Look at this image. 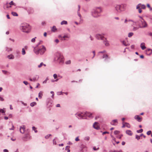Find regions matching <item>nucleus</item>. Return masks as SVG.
<instances>
[{
  "label": "nucleus",
  "instance_id": "obj_1",
  "mask_svg": "<svg viewBox=\"0 0 152 152\" xmlns=\"http://www.w3.org/2000/svg\"><path fill=\"white\" fill-rule=\"evenodd\" d=\"M140 19L138 21L139 28H147L148 26V25L146 22L141 17L139 16Z\"/></svg>",
  "mask_w": 152,
  "mask_h": 152
},
{
  "label": "nucleus",
  "instance_id": "obj_2",
  "mask_svg": "<svg viewBox=\"0 0 152 152\" xmlns=\"http://www.w3.org/2000/svg\"><path fill=\"white\" fill-rule=\"evenodd\" d=\"M21 28L23 32L28 33L30 31L31 27L28 24L24 23L22 24Z\"/></svg>",
  "mask_w": 152,
  "mask_h": 152
},
{
  "label": "nucleus",
  "instance_id": "obj_3",
  "mask_svg": "<svg viewBox=\"0 0 152 152\" xmlns=\"http://www.w3.org/2000/svg\"><path fill=\"white\" fill-rule=\"evenodd\" d=\"M46 50V48L44 46H42V47L38 50H36L35 48L34 49V52L37 54L39 53L41 55H42L44 53Z\"/></svg>",
  "mask_w": 152,
  "mask_h": 152
},
{
  "label": "nucleus",
  "instance_id": "obj_4",
  "mask_svg": "<svg viewBox=\"0 0 152 152\" xmlns=\"http://www.w3.org/2000/svg\"><path fill=\"white\" fill-rule=\"evenodd\" d=\"M55 59L58 61L60 63H63L64 61V57L63 56L59 53H56Z\"/></svg>",
  "mask_w": 152,
  "mask_h": 152
},
{
  "label": "nucleus",
  "instance_id": "obj_5",
  "mask_svg": "<svg viewBox=\"0 0 152 152\" xmlns=\"http://www.w3.org/2000/svg\"><path fill=\"white\" fill-rule=\"evenodd\" d=\"M126 5H117L115 7L116 10L118 12H120L124 10V7H125Z\"/></svg>",
  "mask_w": 152,
  "mask_h": 152
},
{
  "label": "nucleus",
  "instance_id": "obj_6",
  "mask_svg": "<svg viewBox=\"0 0 152 152\" xmlns=\"http://www.w3.org/2000/svg\"><path fill=\"white\" fill-rule=\"evenodd\" d=\"M141 8L143 9H145L146 8V6L144 4H138L136 7V9H138V12L139 13H141L142 12V10Z\"/></svg>",
  "mask_w": 152,
  "mask_h": 152
},
{
  "label": "nucleus",
  "instance_id": "obj_7",
  "mask_svg": "<svg viewBox=\"0 0 152 152\" xmlns=\"http://www.w3.org/2000/svg\"><path fill=\"white\" fill-rule=\"evenodd\" d=\"M96 38L98 39H101L102 40H106V38H105L104 36L101 34H97L96 35Z\"/></svg>",
  "mask_w": 152,
  "mask_h": 152
},
{
  "label": "nucleus",
  "instance_id": "obj_8",
  "mask_svg": "<svg viewBox=\"0 0 152 152\" xmlns=\"http://www.w3.org/2000/svg\"><path fill=\"white\" fill-rule=\"evenodd\" d=\"M77 14L78 15V16L80 17V20L79 21V23H77V22L75 21V23L77 25H78L79 24H80V23H81L83 22V19L81 18V15L80 14L79 12H77Z\"/></svg>",
  "mask_w": 152,
  "mask_h": 152
},
{
  "label": "nucleus",
  "instance_id": "obj_9",
  "mask_svg": "<svg viewBox=\"0 0 152 152\" xmlns=\"http://www.w3.org/2000/svg\"><path fill=\"white\" fill-rule=\"evenodd\" d=\"M76 115H77V117L79 119L84 118V113H77Z\"/></svg>",
  "mask_w": 152,
  "mask_h": 152
},
{
  "label": "nucleus",
  "instance_id": "obj_10",
  "mask_svg": "<svg viewBox=\"0 0 152 152\" xmlns=\"http://www.w3.org/2000/svg\"><path fill=\"white\" fill-rule=\"evenodd\" d=\"M134 118L138 122H140L142 120V118L140 117L139 115H136L134 116Z\"/></svg>",
  "mask_w": 152,
  "mask_h": 152
},
{
  "label": "nucleus",
  "instance_id": "obj_11",
  "mask_svg": "<svg viewBox=\"0 0 152 152\" xmlns=\"http://www.w3.org/2000/svg\"><path fill=\"white\" fill-rule=\"evenodd\" d=\"M92 114L90 113L87 112H85L84 113V117L86 116H88V117H92Z\"/></svg>",
  "mask_w": 152,
  "mask_h": 152
},
{
  "label": "nucleus",
  "instance_id": "obj_12",
  "mask_svg": "<svg viewBox=\"0 0 152 152\" xmlns=\"http://www.w3.org/2000/svg\"><path fill=\"white\" fill-rule=\"evenodd\" d=\"M92 15L94 17H97L99 16V14L94 10L92 12Z\"/></svg>",
  "mask_w": 152,
  "mask_h": 152
},
{
  "label": "nucleus",
  "instance_id": "obj_13",
  "mask_svg": "<svg viewBox=\"0 0 152 152\" xmlns=\"http://www.w3.org/2000/svg\"><path fill=\"white\" fill-rule=\"evenodd\" d=\"M93 127L96 129H99L100 127L98 125V123L97 122H95L93 125Z\"/></svg>",
  "mask_w": 152,
  "mask_h": 152
},
{
  "label": "nucleus",
  "instance_id": "obj_14",
  "mask_svg": "<svg viewBox=\"0 0 152 152\" xmlns=\"http://www.w3.org/2000/svg\"><path fill=\"white\" fill-rule=\"evenodd\" d=\"M94 10L99 14L102 12L101 9L100 7L96 8L94 9Z\"/></svg>",
  "mask_w": 152,
  "mask_h": 152
},
{
  "label": "nucleus",
  "instance_id": "obj_15",
  "mask_svg": "<svg viewBox=\"0 0 152 152\" xmlns=\"http://www.w3.org/2000/svg\"><path fill=\"white\" fill-rule=\"evenodd\" d=\"M25 129V127L24 126H23L20 127V131L22 133H23Z\"/></svg>",
  "mask_w": 152,
  "mask_h": 152
},
{
  "label": "nucleus",
  "instance_id": "obj_16",
  "mask_svg": "<svg viewBox=\"0 0 152 152\" xmlns=\"http://www.w3.org/2000/svg\"><path fill=\"white\" fill-rule=\"evenodd\" d=\"M117 120H114L111 122V124L113 125H116L117 124Z\"/></svg>",
  "mask_w": 152,
  "mask_h": 152
},
{
  "label": "nucleus",
  "instance_id": "obj_17",
  "mask_svg": "<svg viewBox=\"0 0 152 152\" xmlns=\"http://www.w3.org/2000/svg\"><path fill=\"white\" fill-rule=\"evenodd\" d=\"M39 78V77L37 76L36 77H34L33 78H30L29 80L31 81H35L36 80H37Z\"/></svg>",
  "mask_w": 152,
  "mask_h": 152
},
{
  "label": "nucleus",
  "instance_id": "obj_18",
  "mask_svg": "<svg viewBox=\"0 0 152 152\" xmlns=\"http://www.w3.org/2000/svg\"><path fill=\"white\" fill-rule=\"evenodd\" d=\"M126 132L127 134L130 136L132 135L133 134L132 132L130 130H126Z\"/></svg>",
  "mask_w": 152,
  "mask_h": 152
},
{
  "label": "nucleus",
  "instance_id": "obj_19",
  "mask_svg": "<svg viewBox=\"0 0 152 152\" xmlns=\"http://www.w3.org/2000/svg\"><path fill=\"white\" fill-rule=\"evenodd\" d=\"M140 47L142 50L145 49L146 48V47L145 46V43L144 42L142 43L140 45Z\"/></svg>",
  "mask_w": 152,
  "mask_h": 152
},
{
  "label": "nucleus",
  "instance_id": "obj_20",
  "mask_svg": "<svg viewBox=\"0 0 152 152\" xmlns=\"http://www.w3.org/2000/svg\"><path fill=\"white\" fill-rule=\"evenodd\" d=\"M28 11L29 14L33 13L34 12L33 9L31 8H29L28 9Z\"/></svg>",
  "mask_w": 152,
  "mask_h": 152
},
{
  "label": "nucleus",
  "instance_id": "obj_21",
  "mask_svg": "<svg viewBox=\"0 0 152 152\" xmlns=\"http://www.w3.org/2000/svg\"><path fill=\"white\" fill-rule=\"evenodd\" d=\"M43 95V92L40 91L39 93L38 97L40 99L42 98Z\"/></svg>",
  "mask_w": 152,
  "mask_h": 152
},
{
  "label": "nucleus",
  "instance_id": "obj_22",
  "mask_svg": "<svg viewBox=\"0 0 152 152\" xmlns=\"http://www.w3.org/2000/svg\"><path fill=\"white\" fill-rule=\"evenodd\" d=\"M146 52L149 54H151L152 53V50L149 49L147 50Z\"/></svg>",
  "mask_w": 152,
  "mask_h": 152
},
{
  "label": "nucleus",
  "instance_id": "obj_23",
  "mask_svg": "<svg viewBox=\"0 0 152 152\" xmlns=\"http://www.w3.org/2000/svg\"><path fill=\"white\" fill-rule=\"evenodd\" d=\"M122 43L123 45L125 46H129V44L128 43V42H126L124 41H123L122 42Z\"/></svg>",
  "mask_w": 152,
  "mask_h": 152
},
{
  "label": "nucleus",
  "instance_id": "obj_24",
  "mask_svg": "<svg viewBox=\"0 0 152 152\" xmlns=\"http://www.w3.org/2000/svg\"><path fill=\"white\" fill-rule=\"evenodd\" d=\"M7 58L10 59H13L14 58V56L12 55H10L7 56Z\"/></svg>",
  "mask_w": 152,
  "mask_h": 152
},
{
  "label": "nucleus",
  "instance_id": "obj_25",
  "mask_svg": "<svg viewBox=\"0 0 152 152\" xmlns=\"http://www.w3.org/2000/svg\"><path fill=\"white\" fill-rule=\"evenodd\" d=\"M57 30V29L56 28V27L55 26H54L53 27L51 30L53 32H55Z\"/></svg>",
  "mask_w": 152,
  "mask_h": 152
},
{
  "label": "nucleus",
  "instance_id": "obj_26",
  "mask_svg": "<svg viewBox=\"0 0 152 152\" xmlns=\"http://www.w3.org/2000/svg\"><path fill=\"white\" fill-rule=\"evenodd\" d=\"M104 43L105 44V45L106 46H108L109 45V43L108 41L106 40H106H104Z\"/></svg>",
  "mask_w": 152,
  "mask_h": 152
},
{
  "label": "nucleus",
  "instance_id": "obj_27",
  "mask_svg": "<svg viewBox=\"0 0 152 152\" xmlns=\"http://www.w3.org/2000/svg\"><path fill=\"white\" fill-rule=\"evenodd\" d=\"M67 24V21H65V20L63 21H62L61 22V25H64V24L66 25V24Z\"/></svg>",
  "mask_w": 152,
  "mask_h": 152
},
{
  "label": "nucleus",
  "instance_id": "obj_28",
  "mask_svg": "<svg viewBox=\"0 0 152 152\" xmlns=\"http://www.w3.org/2000/svg\"><path fill=\"white\" fill-rule=\"evenodd\" d=\"M44 65L45 66H46V65L43 63L42 62L40 63V64L38 66V67L39 68H40L42 66Z\"/></svg>",
  "mask_w": 152,
  "mask_h": 152
},
{
  "label": "nucleus",
  "instance_id": "obj_29",
  "mask_svg": "<svg viewBox=\"0 0 152 152\" xmlns=\"http://www.w3.org/2000/svg\"><path fill=\"white\" fill-rule=\"evenodd\" d=\"M37 104V103L36 102H32L30 104V105L31 107H33L34 106L36 105Z\"/></svg>",
  "mask_w": 152,
  "mask_h": 152
},
{
  "label": "nucleus",
  "instance_id": "obj_30",
  "mask_svg": "<svg viewBox=\"0 0 152 152\" xmlns=\"http://www.w3.org/2000/svg\"><path fill=\"white\" fill-rule=\"evenodd\" d=\"M125 124L126 127L128 128H129L130 127V125L129 123L125 122Z\"/></svg>",
  "mask_w": 152,
  "mask_h": 152
},
{
  "label": "nucleus",
  "instance_id": "obj_31",
  "mask_svg": "<svg viewBox=\"0 0 152 152\" xmlns=\"http://www.w3.org/2000/svg\"><path fill=\"white\" fill-rule=\"evenodd\" d=\"M134 34L132 32H130L129 33L128 35V37H131Z\"/></svg>",
  "mask_w": 152,
  "mask_h": 152
},
{
  "label": "nucleus",
  "instance_id": "obj_32",
  "mask_svg": "<svg viewBox=\"0 0 152 152\" xmlns=\"http://www.w3.org/2000/svg\"><path fill=\"white\" fill-rule=\"evenodd\" d=\"M120 133V132L117 130L115 131L114 132V134L116 135L119 134Z\"/></svg>",
  "mask_w": 152,
  "mask_h": 152
},
{
  "label": "nucleus",
  "instance_id": "obj_33",
  "mask_svg": "<svg viewBox=\"0 0 152 152\" xmlns=\"http://www.w3.org/2000/svg\"><path fill=\"white\" fill-rule=\"evenodd\" d=\"M26 54V52L24 48H23L22 49V54L24 55Z\"/></svg>",
  "mask_w": 152,
  "mask_h": 152
},
{
  "label": "nucleus",
  "instance_id": "obj_34",
  "mask_svg": "<svg viewBox=\"0 0 152 152\" xmlns=\"http://www.w3.org/2000/svg\"><path fill=\"white\" fill-rule=\"evenodd\" d=\"M12 14L14 16H18V14L16 12H12Z\"/></svg>",
  "mask_w": 152,
  "mask_h": 152
},
{
  "label": "nucleus",
  "instance_id": "obj_35",
  "mask_svg": "<svg viewBox=\"0 0 152 152\" xmlns=\"http://www.w3.org/2000/svg\"><path fill=\"white\" fill-rule=\"evenodd\" d=\"M108 55H107V54H104L103 55V56L102 57V58H105V59H106L107 58H108Z\"/></svg>",
  "mask_w": 152,
  "mask_h": 152
},
{
  "label": "nucleus",
  "instance_id": "obj_36",
  "mask_svg": "<svg viewBox=\"0 0 152 152\" xmlns=\"http://www.w3.org/2000/svg\"><path fill=\"white\" fill-rule=\"evenodd\" d=\"M61 37V38H62V40H63V39H64V40H65V38H68L69 37H68V36L66 35H65V36H63L62 37L61 36H60Z\"/></svg>",
  "mask_w": 152,
  "mask_h": 152
},
{
  "label": "nucleus",
  "instance_id": "obj_37",
  "mask_svg": "<svg viewBox=\"0 0 152 152\" xmlns=\"http://www.w3.org/2000/svg\"><path fill=\"white\" fill-rule=\"evenodd\" d=\"M5 111L4 110V109H0V112L2 113H5Z\"/></svg>",
  "mask_w": 152,
  "mask_h": 152
},
{
  "label": "nucleus",
  "instance_id": "obj_38",
  "mask_svg": "<svg viewBox=\"0 0 152 152\" xmlns=\"http://www.w3.org/2000/svg\"><path fill=\"white\" fill-rule=\"evenodd\" d=\"M32 129L34 131L35 133H37V130H36V128L35 127H33Z\"/></svg>",
  "mask_w": 152,
  "mask_h": 152
},
{
  "label": "nucleus",
  "instance_id": "obj_39",
  "mask_svg": "<svg viewBox=\"0 0 152 152\" xmlns=\"http://www.w3.org/2000/svg\"><path fill=\"white\" fill-rule=\"evenodd\" d=\"M132 21V20H128L127 19H126L124 21V23H126L127 22H129V21Z\"/></svg>",
  "mask_w": 152,
  "mask_h": 152
},
{
  "label": "nucleus",
  "instance_id": "obj_40",
  "mask_svg": "<svg viewBox=\"0 0 152 152\" xmlns=\"http://www.w3.org/2000/svg\"><path fill=\"white\" fill-rule=\"evenodd\" d=\"M11 125H12V128H9V129L13 130L14 129V127L12 124Z\"/></svg>",
  "mask_w": 152,
  "mask_h": 152
},
{
  "label": "nucleus",
  "instance_id": "obj_41",
  "mask_svg": "<svg viewBox=\"0 0 152 152\" xmlns=\"http://www.w3.org/2000/svg\"><path fill=\"white\" fill-rule=\"evenodd\" d=\"M53 76L54 78L55 79L56 78L58 77L57 75L56 74H54L53 75Z\"/></svg>",
  "mask_w": 152,
  "mask_h": 152
},
{
  "label": "nucleus",
  "instance_id": "obj_42",
  "mask_svg": "<svg viewBox=\"0 0 152 152\" xmlns=\"http://www.w3.org/2000/svg\"><path fill=\"white\" fill-rule=\"evenodd\" d=\"M71 63V61L70 60H69L66 62V64H69Z\"/></svg>",
  "mask_w": 152,
  "mask_h": 152
},
{
  "label": "nucleus",
  "instance_id": "obj_43",
  "mask_svg": "<svg viewBox=\"0 0 152 152\" xmlns=\"http://www.w3.org/2000/svg\"><path fill=\"white\" fill-rule=\"evenodd\" d=\"M143 129H140V130H138L137 131V132L138 133H141L143 132Z\"/></svg>",
  "mask_w": 152,
  "mask_h": 152
},
{
  "label": "nucleus",
  "instance_id": "obj_44",
  "mask_svg": "<svg viewBox=\"0 0 152 152\" xmlns=\"http://www.w3.org/2000/svg\"><path fill=\"white\" fill-rule=\"evenodd\" d=\"M140 136H139L137 135H136V138L137 139V140H138L140 139Z\"/></svg>",
  "mask_w": 152,
  "mask_h": 152
},
{
  "label": "nucleus",
  "instance_id": "obj_45",
  "mask_svg": "<svg viewBox=\"0 0 152 152\" xmlns=\"http://www.w3.org/2000/svg\"><path fill=\"white\" fill-rule=\"evenodd\" d=\"M123 136L122 135H119L117 137L119 139H121L122 137Z\"/></svg>",
  "mask_w": 152,
  "mask_h": 152
},
{
  "label": "nucleus",
  "instance_id": "obj_46",
  "mask_svg": "<svg viewBox=\"0 0 152 152\" xmlns=\"http://www.w3.org/2000/svg\"><path fill=\"white\" fill-rule=\"evenodd\" d=\"M151 131H148L147 132V134L148 135H149L151 134Z\"/></svg>",
  "mask_w": 152,
  "mask_h": 152
},
{
  "label": "nucleus",
  "instance_id": "obj_47",
  "mask_svg": "<svg viewBox=\"0 0 152 152\" xmlns=\"http://www.w3.org/2000/svg\"><path fill=\"white\" fill-rule=\"evenodd\" d=\"M36 38V37L35 38H33L31 39V41L32 42H34L35 41V38Z\"/></svg>",
  "mask_w": 152,
  "mask_h": 152
},
{
  "label": "nucleus",
  "instance_id": "obj_48",
  "mask_svg": "<svg viewBox=\"0 0 152 152\" xmlns=\"http://www.w3.org/2000/svg\"><path fill=\"white\" fill-rule=\"evenodd\" d=\"M125 122H124L123 123V126H122V128H124L125 127H126L125 124Z\"/></svg>",
  "mask_w": 152,
  "mask_h": 152
},
{
  "label": "nucleus",
  "instance_id": "obj_49",
  "mask_svg": "<svg viewBox=\"0 0 152 152\" xmlns=\"http://www.w3.org/2000/svg\"><path fill=\"white\" fill-rule=\"evenodd\" d=\"M93 149L94 150V151H96V150L99 149V148H98L97 149H96V147H93Z\"/></svg>",
  "mask_w": 152,
  "mask_h": 152
},
{
  "label": "nucleus",
  "instance_id": "obj_50",
  "mask_svg": "<svg viewBox=\"0 0 152 152\" xmlns=\"http://www.w3.org/2000/svg\"><path fill=\"white\" fill-rule=\"evenodd\" d=\"M50 136H51V134H49L45 136V137L46 139H48Z\"/></svg>",
  "mask_w": 152,
  "mask_h": 152
},
{
  "label": "nucleus",
  "instance_id": "obj_51",
  "mask_svg": "<svg viewBox=\"0 0 152 152\" xmlns=\"http://www.w3.org/2000/svg\"><path fill=\"white\" fill-rule=\"evenodd\" d=\"M7 50L8 52L11 51L12 50V49L11 48H8L7 49Z\"/></svg>",
  "mask_w": 152,
  "mask_h": 152
},
{
  "label": "nucleus",
  "instance_id": "obj_52",
  "mask_svg": "<svg viewBox=\"0 0 152 152\" xmlns=\"http://www.w3.org/2000/svg\"><path fill=\"white\" fill-rule=\"evenodd\" d=\"M80 140L78 138V137H77L75 139V140L76 141H79Z\"/></svg>",
  "mask_w": 152,
  "mask_h": 152
},
{
  "label": "nucleus",
  "instance_id": "obj_53",
  "mask_svg": "<svg viewBox=\"0 0 152 152\" xmlns=\"http://www.w3.org/2000/svg\"><path fill=\"white\" fill-rule=\"evenodd\" d=\"M10 5H14V3L13 2V1H11L10 3Z\"/></svg>",
  "mask_w": 152,
  "mask_h": 152
},
{
  "label": "nucleus",
  "instance_id": "obj_54",
  "mask_svg": "<svg viewBox=\"0 0 152 152\" xmlns=\"http://www.w3.org/2000/svg\"><path fill=\"white\" fill-rule=\"evenodd\" d=\"M23 83L26 85H27L28 84V83L27 81H24L23 82Z\"/></svg>",
  "mask_w": 152,
  "mask_h": 152
},
{
  "label": "nucleus",
  "instance_id": "obj_55",
  "mask_svg": "<svg viewBox=\"0 0 152 152\" xmlns=\"http://www.w3.org/2000/svg\"><path fill=\"white\" fill-rule=\"evenodd\" d=\"M93 53L94 54V56H93L92 57V58H93L95 56V51H93Z\"/></svg>",
  "mask_w": 152,
  "mask_h": 152
},
{
  "label": "nucleus",
  "instance_id": "obj_56",
  "mask_svg": "<svg viewBox=\"0 0 152 152\" xmlns=\"http://www.w3.org/2000/svg\"><path fill=\"white\" fill-rule=\"evenodd\" d=\"M147 7L149 9L151 8V7L150 6V5L149 4H147Z\"/></svg>",
  "mask_w": 152,
  "mask_h": 152
},
{
  "label": "nucleus",
  "instance_id": "obj_57",
  "mask_svg": "<svg viewBox=\"0 0 152 152\" xmlns=\"http://www.w3.org/2000/svg\"><path fill=\"white\" fill-rule=\"evenodd\" d=\"M138 28H138V27H134V28H133V30L134 31H135V30L138 29Z\"/></svg>",
  "mask_w": 152,
  "mask_h": 152
},
{
  "label": "nucleus",
  "instance_id": "obj_58",
  "mask_svg": "<svg viewBox=\"0 0 152 152\" xmlns=\"http://www.w3.org/2000/svg\"><path fill=\"white\" fill-rule=\"evenodd\" d=\"M4 100V99L2 97L0 96V101H3Z\"/></svg>",
  "mask_w": 152,
  "mask_h": 152
},
{
  "label": "nucleus",
  "instance_id": "obj_59",
  "mask_svg": "<svg viewBox=\"0 0 152 152\" xmlns=\"http://www.w3.org/2000/svg\"><path fill=\"white\" fill-rule=\"evenodd\" d=\"M108 133V132H103V133L102 134H103V135H104V134H107V133Z\"/></svg>",
  "mask_w": 152,
  "mask_h": 152
},
{
  "label": "nucleus",
  "instance_id": "obj_60",
  "mask_svg": "<svg viewBox=\"0 0 152 152\" xmlns=\"http://www.w3.org/2000/svg\"><path fill=\"white\" fill-rule=\"evenodd\" d=\"M55 41L57 43H58L59 42V40L58 39H56L55 40Z\"/></svg>",
  "mask_w": 152,
  "mask_h": 152
},
{
  "label": "nucleus",
  "instance_id": "obj_61",
  "mask_svg": "<svg viewBox=\"0 0 152 152\" xmlns=\"http://www.w3.org/2000/svg\"><path fill=\"white\" fill-rule=\"evenodd\" d=\"M3 151L4 152H8V151L7 149H4Z\"/></svg>",
  "mask_w": 152,
  "mask_h": 152
},
{
  "label": "nucleus",
  "instance_id": "obj_62",
  "mask_svg": "<svg viewBox=\"0 0 152 152\" xmlns=\"http://www.w3.org/2000/svg\"><path fill=\"white\" fill-rule=\"evenodd\" d=\"M47 33L46 32H45L44 33V36L45 37H46V36H47Z\"/></svg>",
  "mask_w": 152,
  "mask_h": 152
},
{
  "label": "nucleus",
  "instance_id": "obj_63",
  "mask_svg": "<svg viewBox=\"0 0 152 152\" xmlns=\"http://www.w3.org/2000/svg\"><path fill=\"white\" fill-rule=\"evenodd\" d=\"M134 45H132L131 46V48L132 49H134Z\"/></svg>",
  "mask_w": 152,
  "mask_h": 152
},
{
  "label": "nucleus",
  "instance_id": "obj_64",
  "mask_svg": "<svg viewBox=\"0 0 152 152\" xmlns=\"http://www.w3.org/2000/svg\"><path fill=\"white\" fill-rule=\"evenodd\" d=\"M7 18L8 19H10V16H9V15H7Z\"/></svg>",
  "mask_w": 152,
  "mask_h": 152
}]
</instances>
